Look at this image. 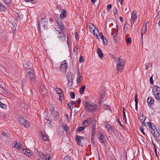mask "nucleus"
<instances>
[{"label": "nucleus", "instance_id": "obj_1", "mask_svg": "<svg viewBox=\"0 0 160 160\" xmlns=\"http://www.w3.org/2000/svg\"><path fill=\"white\" fill-rule=\"evenodd\" d=\"M56 21L60 27V30H59V34L60 35H58V37L61 41H64L65 40L66 38L64 33L63 31V30L64 29V27L62 23L61 20L59 19H56Z\"/></svg>", "mask_w": 160, "mask_h": 160}, {"label": "nucleus", "instance_id": "obj_2", "mask_svg": "<svg viewBox=\"0 0 160 160\" xmlns=\"http://www.w3.org/2000/svg\"><path fill=\"white\" fill-rule=\"evenodd\" d=\"M37 23L38 26V29L39 31L41 30L40 25L43 27L45 29L47 30L48 28V21L46 17L41 18L40 22L39 20H38Z\"/></svg>", "mask_w": 160, "mask_h": 160}, {"label": "nucleus", "instance_id": "obj_3", "mask_svg": "<svg viewBox=\"0 0 160 160\" xmlns=\"http://www.w3.org/2000/svg\"><path fill=\"white\" fill-rule=\"evenodd\" d=\"M118 63L116 65V67L118 72H121L123 70L124 65L125 64V60L121 58H118Z\"/></svg>", "mask_w": 160, "mask_h": 160}, {"label": "nucleus", "instance_id": "obj_4", "mask_svg": "<svg viewBox=\"0 0 160 160\" xmlns=\"http://www.w3.org/2000/svg\"><path fill=\"white\" fill-rule=\"evenodd\" d=\"M148 125L150 129V131L152 134L155 137H158L159 136V133L158 131L157 130L156 127L153 125V127L151 123L148 122Z\"/></svg>", "mask_w": 160, "mask_h": 160}, {"label": "nucleus", "instance_id": "obj_5", "mask_svg": "<svg viewBox=\"0 0 160 160\" xmlns=\"http://www.w3.org/2000/svg\"><path fill=\"white\" fill-rule=\"evenodd\" d=\"M85 108L87 111L89 112L95 111L97 106L95 104H91L88 102H85Z\"/></svg>", "mask_w": 160, "mask_h": 160}, {"label": "nucleus", "instance_id": "obj_6", "mask_svg": "<svg viewBox=\"0 0 160 160\" xmlns=\"http://www.w3.org/2000/svg\"><path fill=\"white\" fill-rule=\"evenodd\" d=\"M18 120L21 126H24L27 128L29 127V122L28 121L22 117H19Z\"/></svg>", "mask_w": 160, "mask_h": 160}, {"label": "nucleus", "instance_id": "obj_7", "mask_svg": "<svg viewBox=\"0 0 160 160\" xmlns=\"http://www.w3.org/2000/svg\"><path fill=\"white\" fill-rule=\"evenodd\" d=\"M51 156L49 154H43L39 156L37 160H49Z\"/></svg>", "mask_w": 160, "mask_h": 160}, {"label": "nucleus", "instance_id": "obj_8", "mask_svg": "<svg viewBox=\"0 0 160 160\" xmlns=\"http://www.w3.org/2000/svg\"><path fill=\"white\" fill-rule=\"evenodd\" d=\"M84 139V138L81 136H79L77 135L76 136L75 141L76 142L77 144L79 146H82V140H83Z\"/></svg>", "mask_w": 160, "mask_h": 160}, {"label": "nucleus", "instance_id": "obj_9", "mask_svg": "<svg viewBox=\"0 0 160 160\" xmlns=\"http://www.w3.org/2000/svg\"><path fill=\"white\" fill-rule=\"evenodd\" d=\"M67 68V65L66 61L65 60L62 62L61 65V70L62 72L64 73H65Z\"/></svg>", "mask_w": 160, "mask_h": 160}, {"label": "nucleus", "instance_id": "obj_10", "mask_svg": "<svg viewBox=\"0 0 160 160\" xmlns=\"http://www.w3.org/2000/svg\"><path fill=\"white\" fill-rule=\"evenodd\" d=\"M136 12L135 10H133L131 13V18L130 21L131 24L134 23V21L136 20L137 18V16L136 15Z\"/></svg>", "mask_w": 160, "mask_h": 160}, {"label": "nucleus", "instance_id": "obj_11", "mask_svg": "<svg viewBox=\"0 0 160 160\" xmlns=\"http://www.w3.org/2000/svg\"><path fill=\"white\" fill-rule=\"evenodd\" d=\"M28 75L29 77V78L31 82H33L34 81L35 76L32 72L31 71H28Z\"/></svg>", "mask_w": 160, "mask_h": 160}, {"label": "nucleus", "instance_id": "obj_12", "mask_svg": "<svg viewBox=\"0 0 160 160\" xmlns=\"http://www.w3.org/2000/svg\"><path fill=\"white\" fill-rule=\"evenodd\" d=\"M67 14V11L66 9H63L62 11L60 16L61 19H62L64 18H66Z\"/></svg>", "mask_w": 160, "mask_h": 160}, {"label": "nucleus", "instance_id": "obj_13", "mask_svg": "<svg viewBox=\"0 0 160 160\" xmlns=\"http://www.w3.org/2000/svg\"><path fill=\"white\" fill-rule=\"evenodd\" d=\"M91 122V120L90 118H88L87 119L84 120L82 123L85 127H87L90 125Z\"/></svg>", "mask_w": 160, "mask_h": 160}, {"label": "nucleus", "instance_id": "obj_14", "mask_svg": "<svg viewBox=\"0 0 160 160\" xmlns=\"http://www.w3.org/2000/svg\"><path fill=\"white\" fill-rule=\"evenodd\" d=\"M62 127L66 131L67 135H68L70 133L69 127L67 125H62Z\"/></svg>", "mask_w": 160, "mask_h": 160}, {"label": "nucleus", "instance_id": "obj_15", "mask_svg": "<svg viewBox=\"0 0 160 160\" xmlns=\"http://www.w3.org/2000/svg\"><path fill=\"white\" fill-rule=\"evenodd\" d=\"M153 93H155L157 92H160V87L157 86V85H154L153 87Z\"/></svg>", "mask_w": 160, "mask_h": 160}, {"label": "nucleus", "instance_id": "obj_16", "mask_svg": "<svg viewBox=\"0 0 160 160\" xmlns=\"http://www.w3.org/2000/svg\"><path fill=\"white\" fill-rule=\"evenodd\" d=\"M99 139L101 142L103 143L105 145L107 142L105 141L106 140V138H105L104 136L102 135H101L99 138Z\"/></svg>", "mask_w": 160, "mask_h": 160}, {"label": "nucleus", "instance_id": "obj_17", "mask_svg": "<svg viewBox=\"0 0 160 160\" xmlns=\"http://www.w3.org/2000/svg\"><path fill=\"white\" fill-rule=\"evenodd\" d=\"M147 102L149 106L152 105L154 103V99L153 98L149 97L148 98Z\"/></svg>", "mask_w": 160, "mask_h": 160}, {"label": "nucleus", "instance_id": "obj_18", "mask_svg": "<svg viewBox=\"0 0 160 160\" xmlns=\"http://www.w3.org/2000/svg\"><path fill=\"white\" fill-rule=\"evenodd\" d=\"M97 52L99 57L101 58H102L103 57V55L101 49L98 48L97 49Z\"/></svg>", "mask_w": 160, "mask_h": 160}, {"label": "nucleus", "instance_id": "obj_19", "mask_svg": "<svg viewBox=\"0 0 160 160\" xmlns=\"http://www.w3.org/2000/svg\"><path fill=\"white\" fill-rule=\"evenodd\" d=\"M22 152L23 153H24L25 155L28 156H30L31 155V154L30 152V150L27 149H23L22 150Z\"/></svg>", "mask_w": 160, "mask_h": 160}, {"label": "nucleus", "instance_id": "obj_20", "mask_svg": "<svg viewBox=\"0 0 160 160\" xmlns=\"http://www.w3.org/2000/svg\"><path fill=\"white\" fill-rule=\"evenodd\" d=\"M72 74L71 72H69L67 73V77L68 81L73 80V78L72 77Z\"/></svg>", "mask_w": 160, "mask_h": 160}, {"label": "nucleus", "instance_id": "obj_21", "mask_svg": "<svg viewBox=\"0 0 160 160\" xmlns=\"http://www.w3.org/2000/svg\"><path fill=\"white\" fill-rule=\"evenodd\" d=\"M0 11L1 12H5L7 11V8L2 4V3L0 2Z\"/></svg>", "mask_w": 160, "mask_h": 160}, {"label": "nucleus", "instance_id": "obj_22", "mask_svg": "<svg viewBox=\"0 0 160 160\" xmlns=\"http://www.w3.org/2000/svg\"><path fill=\"white\" fill-rule=\"evenodd\" d=\"M41 135L42 136L43 140L45 141H47L48 139V135L46 133L43 132H41Z\"/></svg>", "mask_w": 160, "mask_h": 160}, {"label": "nucleus", "instance_id": "obj_23", "mask_svg": "<svg viewBox=\"0 0 160 160\" xmlns=\"http://www.w3.org/2000/svg\"><path fill=\"white\" fill-rule=\"evenodd\" d=\"M147 23H146L145 25H144L142 28V31L141 32V34L142 36L143 35V34L144 33L146 32V30H147Z\"/></svg>", "mask_w": 160, "mask_h": 160}, {"label": "nucleus", "instance_id": "obj_24", "mask_svg": "<svg viewBox=\"0 0 160 160\" xmlns=\"http://www.w3.org/2000/svg\"><path fill=\"white\" fill-rule=\"evenodd\" d=\"M135 109L137 111H138V98L137 94L135 95Z\"/></svg>", "mask_w": 160, "mask_h": 160}, {"label": "nucleus", "instance_id": "obj_25", "mask_svg": "<svg viewBox=\"0 0 160 160\" xmlns=\"http://www.w3.org/2000/svg\"><path fill=\"white\" fill-rule=\"evenodd\" d=\"M140 118L142 124H143V125H144L143 123H145V120L146 119V117L143 115H142L140 117Z\"/></svg>", "mask_w": 160, "mask_h": 160}, {"label": "nucleus", "instance_id": "obj_26", "mask_svg": "<svg viewBox=\"0 0 160 160\" xmlns=\"http://www.w3.org/2000/svg\"><path fill=\"white\" fill-rule=\"evenodd\" d=\"M35 153L38 157L41 155V154H43L40 151V149L39 148L35 149Z\"/></svg>", "mask_w": 160, "mask_h": 160}, {"label": "nucleus", "instance_id": "obj_27", "mask_svg": "<svg viewBox=\"0 0 160 160\" xmlns=\"http://www.w3.org/2000/svg\"><path fill=\"white\" fill-rule=\"evenodd\" d=\"M21 145L20 143H18V142H16L14 145V148L18 149L19 150L21 149Z\"/></svg>", "mask_w": 160, "mask_h": 160}, {"label": "nucleus", "instance_id": "obj_28", "mask_svg": "<svg viewBox=\"0 0 160 160\" xmlns=\"http://www.w3.org/2000/svg\"><path fill=\"white\" fill-rule=\"evenodd\" d=\"M85 85H83L79 89V92L81 94H83L85 89Z\"/></svg>", "mask_w": 160, "mask_h": 160}, {"label": "nucleus", "instance_id": "obj_29", "mask_svg": "<svg viewBox=\"0 0 160 160\" xmlns=\"http://www.w3.org/2000/svg\"><path fill=\"white\" fill-rule=\"evenodd\" d=\"M153 93L156 99L160 100V92H157L155 93Z\"/></svg>", "mask_w": 160, "mask_h": 160}, {"label": "nucleus", "instance_id": "obj_30", "mask_svg": "<svg viewBox=\"0 0 160 160\" xmlns=\"http://www.w3.org/2000/svg\"><path fill=\"white\" fill-rule=\"evenodd\" d=\"M67 84V86L69 88L72 87L73 83V80H68Z\"/></svg>", "mask_w": 160, "mask_h": 160}, {"label": "nucleus", "instance_id": "obj_31", "mask_svg": "<svg viewBox=\"0 0 160 160\" xmlns=\"http://www.w3.org/2000/svg\"><path fill=\"white\" fill-rule=\"evenodd\" d=\"M105 92L104 91L102 90V91H101L100 94V98L103 99L105 96Z\"/></svg>", "mask_w": 160, "mask_h": 160}, {"label": "nucleus", "instance_id": "obj_32", "mask_svg": "<svg viewBox=\"0 0 160 160\" xmlns=\"http://www.w3.org/2000/svg\"><path fill=\"white\" fill-rule=\"evenodd\" d=\"M0 107L3 109H5L7 107V105L3 103H2L0 101Z\"/></svg>", "mask_w": 160, "mask_h": 160}, {"label": "nucleus", "instance_id": "obj_33", "mask_svg": "<svg viewBox=\"0 0 160 160\" xmlns=\"http://www.w3.org/2000/svg\"><path fill=\"white\" fill-rule=\"evenodd\" d=\"M52 115L55 117H56L58 115V112L57 111L55 110L54 108H52Z\"/></svg>", "mask_w": 160, "mask_h": 160}, {"label": "nucleus", "instance_id": "obj_34", "mask_svg": "<svg viewBox=\"0 0 160 160\" xmlns=\"http://www.w3.org/2000/svg\"><path fill=\"white\" fill-rule=\"evenodd\" d=\"M85 129V128L83 127H79L77 129V131L78 132H81L83 131Z\"/></svg>", "mask_w": 160, "mask_h": 160}, {"label": "nucleus", "instance_id": "obj_35", "mask_svg": "<svg viewBox=\"0 0 160 160\" xmlns=\"http://www.w3.org/2000/svg\"><path fill=\"white\" fill-rule=\"evenodd\" d=\"M56 89L57 90H56V92H57V93L59 95L61 94L62 92V91L61 89H60L59 88H56L55 89V90H56Z\"/></svg>", "mask_w": 160, "mask_h": 160}, {"label": "nucleus", "instance_id": "obj_36", "mask_svg": "<svg viewBox=\"0 0 160 160\" xmlns=\"http://www.w3.org/2000/svg\"><path fill=\"white\" fill-rule=\"evenodd\" d=\"M81 76L80 75L79 73H78V75L77 78V83H78L80 82V79H81Z\"/></svg>", "mask_w": 160, "mask_h": 160}, {"label": "nucleus", "instance_id": "obj_37", "mask_svg": "<svg viewBox=\"0 0 160 160\" xmlns=\"http://www.w3.org/2000/svg\"><path fill=\"white\" fill-rule=\"evenodd\" d=\"M70 95L71 98L73 99L75 98V94L74 92H71L70 93Z\"/></svg>", "mask_w": 160, "mask_h": 160}, {"label": "nucleus", "instance_id": "obj_38", "mask_svg": "<svg viewBox=\"0 0 160 160\" xmlns=\"http://www.w3.org/2000/svg\"><path fill=\"white\" fill-rule=\"evenodd\" d=\"M96 134V131L95 129H93L92 130V132H91V135H92V138H94V136Z\"/></svg>", "mask_w": 160, "mask_h": 160}, {"label": "nucleus", "instance_id": "obj_39", "mask_svg": "<svg viewBox=\"0 0 160 160\" xmlns=\"http://www.w3.org/2000/svg\"><path fill=\"white\" fill-rule=\"evenodd\" d=\"M6 92H7V91L2 87L0 88V93H5Z\"/></svg>", "mask_w": 160, "mask_h": 160}, {"label": "nucleus", "instance_id": "obj_40", "mask_svg": "<svg viewBox=\"0 0 160 160\" xmlns=\"http://www.w3.org/2000/svg\"><path fill=\"white\" fill-rule=\"evenodd\" d=\"M126 42L127 43L129 44L131 43V39L130 37H128L126 40Z\"/></svg>", "mask_w": 160, "mask_h": 160}, {"label": "nucleus", "instance_id": "obj_41", "mask_svg": "<svg viewBox=\"0 0 160 160\" xmlns=\"http://www.w3.org/2000/svg\"><path fill=\"white\" fill-rule=\"evenodd\" d=\"M5 4H9L11 3V0H2Z\"/></svg>", "mask_w": 160, "mask_h": 160}, {"label": "nucleus", "instance_id": "obj_42", "mask_svg": "<svg viewBox=\"0 0 160 160\" xmlns=\"http://www.w3.org/2000/svg\"><path fill=\"white\" fill-rule=\"evenodd\" d=\"M103 41V44L104 45H106L108 44V41L105 38L103 39H102Z\"/></svg>", "mask_w": 160, "mask_h": 160}, {"label": "nucleus", "instance_id": "obj_43", "mask_svg": "<svg viewBox=\"0 0 160 160\" xmlns=\"http://www.w3.org/2000/svg\"><path fill=\"white\" fill-rule=\"evenodd\" d=\"M94 29L92 30L93 31V35L94 36H95V33L97 32H98V29L96 28H94Z\"/></svg>", "mask_w": 160, "mask_h": 160}, {"label": "nucleus", "instance_id": "obj_44", "mask_svg": "<svg viewBox=\"0 0 160 160\" xmlns=\"http://www.w3.org/2000/svg\"><path fill=\"white\" fill-rule=\"evenodd\" d=\"M113 38L115 42V43H117L118 40L116 37V34H115V35L113 36Z\"/></svg>", "mask_w": 160, "mask_h": 160}, {"label": "nucleus", "instance_id": "obj_45", "mask_svg": "<svg viewBox=\"0 0 160 160\" xmlns=\"http://www.w3.org/2000/svg\"><path fill=\"white\" fill-rule=\"evenodd\" d=\"M92 27H93L94 28H95L94 25L90 23V25H89V29L91 31L93 30Z\"/></svg>", "mask_w": 160, "mask_h": 160}, {"label": "nucleus", "instance_id": "obj_46", "mask_svg": "<svg viewBox=\"0 0 160 160\" xmlns=\"http://www.w3.org/2000/svg\"><path fill=\"white\" fill-rule=\"evenodd\" d=\"M113 11L114 14H117L118 13V11L116 7H115L113 8Z\"/></svg>", "mask_w": 160, "mask_h": 160}, {"label": "nucleus", "instance_id": "obj_47", "mask_svg": "<svg viewBox=\"0 0 160 160\" xmlns=\"http://www.w3.org/2000/svg\"><path fill=\"white\" fill-rule=\"evenodd\" d=\"M111 7H112V5L111 4H109L108 5L107 8V10L108 11V12L110 11L111 9Z\"/></svg>", "mask_w": 160, "mask_h": 160}, {"label": "nucleus", "instance_id": "obj_48", "mask_svg": "<svg viewBox=\"0 0 160 160\" xmlns=\"http://www.w3.org/2000/svg\"><path fill=\"white\" fill-rule=\"evenodd\" d=\"M152 76L153 75H152L150 77L149 79V81L151 84L153 85L154 84V82L153 80Z\"/></svg>", "mask_w": 160, "mask_h": 160}, {"label": "nucleus", "instance_id": "obj_49", "mask_svg": "<svg viewBox=\"0 0 160 160\" xmlns=\"http://www.w3.org/2000/svg\"><path fill=\"white\" fill-rule=\"evenodd\" d=\"M78 50V48L77 46H76L73 49V53L76 54H77V51Z\"/></svg>", "mask_w": 160, "mask_h": 160}, {"label": "nucleus", "instance_id": "obj_50", "mask_svg": "<svg viewBox=\"0 0 160 160\" xmlns=\"http://www.w3.org/2000/svg\"><path fill=\"white\" fill-rule=\"evenodd\" d=\"M140 130L142 132L144 135H145V133L144 132L143 130V126L142 125L140 128Z\"/></svg>", "mask_w": 160, "mask_h": 160}, {"label": "nucleus", "instance_id": "obj_51", "mask_svg": "<svg viewBox=\"0 0 160 160\" xmlns=\"http://www.w3.org/2000/svg\"><path fill=\"white\" fill-rule=\"evenodd\" d=\"M79 62H83L84 61V58L82 56H80L79 58Z\"/></svg>", "mask_w": 160, "mask_h": 160}, {"label": "nucleus", "instance_id": "obj_52", "mask_svg": "<svg viewBox=\"0 0 160 160\" xmlns=\"http://www.w3.org/2000/svg\"><path fill=\"white\" fill-rule=\"evenodd\" d=\"M40 89L42 91V92H43L45 90V87L43 85H41L40 86Z\"/></svg>", "mask_w": 160, "mask_h": 160}, {"label": "nucleus", "instance_id": "obj_53", "mask_svg": "<svg viewBox=\"0 0 160 160\" xmlns=\"http://www.w3.org/2000/svg\"><path fill=\"white\" fill-rule=\"evenodd\" d=\"M99 35L100 37H101V38L102 39H103L105 38L104 36L103 35L102 33V32H100L99 33Z\"/></svg>", "mask_w": 160, "mask_h": 160}, {"label": "nucleus", "instance_id": "obj_54", "mask_svg": "<svg viewBox=\"0 0 160 160\" xmlns=\"http://www.w3.org/2000/svg\"><path fill=\"white\" fill-rule=\"evenodd\" d=\"M2 134L3 136L7 138L8 137V135H7V133L4 132H3L2 133Z\"/></svg>", "mask_w": 160, "mask_h": 160}, {"label": "nucleus", "instance_id": "obj_55", "mask_svg": "<svg viewBox=\"0 0 160 160\" xmlns=\"http://www.w3.org/2000/svg\"><path fill=\"white\" fill-rule=\"evenodd\" d=\"M74 102L72 101H71L69 102V103L68 104V106H72L74 104Z\"/></svg>", "mask_w": 160, "mask_h": 160}, {"label": "nucleus", "instance_id": "obj_56", "mask_svg": "<svg viewBox=\"0 0 160 160\" xmlns=\"http://www.w3.org/2000/svg\"><path fill=\"white\" fill-rule=\"evenodd\" d=\"M46 120H47V121L46 122V123H47L48 124H50V125L51 124V121L50 120H49V119H46Z\"/></svg>", "mask_w": 160, "mask_h": 160}, {"label": "nucleus", "instance_id": "obj_57", "mask_svg": "<svg viewBox=\"0 0 160 160\" xmlns=\"http://www.w3.org/2000/svg\"><path fill=\"white\" fill-rule=\"evenodd\" d=\"M123 120H126V116L125 112H124V113H123Z\"/></svg>", "mask_w": 160, "mask_h": 160}, {"label": "nucleus", "instance_id": "obj_58", "mask_svg": "<svg viewBox=\"0 0 160 160\" xmlns=\"http://www.w3.org/2000/svg\"><path fill=\"white\" fill-rule=\"evenodd\" d=\"M129 26V24L128 23H125L124 25V28H123V31L125 29V28L126 27L127 28H128V27Z\"/></svg>", "mask_w": 160, "mask_h": 160}, {"label": "nucleus", "instance_id": "obj_59", "mask_svg": "<svg viewBox=\"0 0 160 160\" xmlns=\"http://www.w3.org/2000/svg\"><path fill=\"white\" fill-rule=\"evenodd\" d=\"M64 160H71L70 159V158H69L68 156H66L64 158Z\"/></svg>", "mask_w": 160, "mask_h": 160}, {"label": "nucleus", "instance_id": "obj_60", "mask_svg": "<svg viewBox=\"0 0 160 160\" xmlns=\"http://www.w3.org/2000/svg\"><path fill=\"white\" fill-rule=\"evenodd\" d=\"M118 124L120 125L123 128V126L122 125L121 122L120 121L119 119H118Z\"/></svg>", "mask_w": 160, "mask_h": 160}, {"label": "nucleus", "instance_id": "obj_61", "mask_svg": "<svg viewBox=\"0 0 160 160\" xmlns=\"http://www.w3.org/2000/svg\"><path fill=\"white\" fill-rule=\"evenodd\" d=\"M102 99L101 98H99V102L98 104L100 105L102 103Z\"/></svg>", "mask_w": 160, "mask_h": 160}, {"label": "nucleus", "instance_id": "obj_62", "mask_svg": "<svg viewBox=\"0 0 160 160\" xmlns=\"http://www.w3.org/2000/svg\"><path fill=\"white\" fill-rule=\"evenodd\" d=\"M105 127H106V128H109V127H110V124H109L108 123H105Z\"/></svg>", "mask_w": 160, "mask_h": 160}, {"label": "nucleus", "instance_id": "obj_63", "mask_svg": "<svg viewBox=\"0 0 160 160\" xmlns=\"http://www.w3.org/2000/svg\"><path fill=\"white\" fill-rule=\"evenodd\" d=\"M81 99L80 98H78L77 100V102L78 104H79L81 103Z\"/></svg>", "mask_w": 160, "mask_h": 160}, {"label": "nucleus", "instance_id": "obj_64", "mask_svg": "<svg viewBox=\"0 0 160 160\" xmlns=\"http://www.w3.org/2000/svg\"><path fill=\"white\" fill-rule=\"evenodd\" d=\"M75 38L76 39H78V33L77 32H76L75 33Z\"/></svg>", "mask_w": 160, "mask_h": 160}]
</instances>
